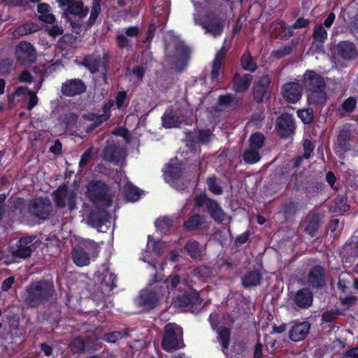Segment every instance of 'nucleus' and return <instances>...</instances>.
<instances>
[{"label": "nucleus", "mask_w": 358, "mask_h": 358, "mask_svg": "<svg viewBox=\"0 0 358 358\" xmlns=\"http://www.w3.org/2000/svg\"><path fill=\"white\" fill-rule=\"evenodd\" d=\"M191 1L195 9L194 14L195 24L201 25L205 29L206 34H210L213 37L220 36L223 31L222 22L214 13L207 11L208 1Z\"/></svg>", "instance_id": "obj_1"}, {"label": "nucleus", "mask_w": 358, "mask_h": 358, "mask_svg": "<svg viewBox=\"0 0 358 358\" xmlns=\"http://www.w3.org/2000/svg\"><path fill=\"white\" fill-rule=\"evenodd\" d=\"M303 85L307 90V100L310 106L317 107L324 105L327 101L323 78L313 71H306L303 75Z\"/></svg>", "instance_id": "obj_2"}, {"label": "nucleus", "mask_w": 358, "mask_h": 358, "mask_svg": "<svg viewBox=\"0 0 358 358\" xmlns=\"http://www.w3.org/2000/svg\"><path fill=\"white\" fill-rule=\"evenodd\" d=\"M54 293L55 289L52 282H34L26 289L24 299L29 306L34 307L49 300L53 296Z\"/></svg>", "instance_id": "obj_3"}, {"label": "nucleus", "mask_w": 358, "mask_h": 358, "mask_svg": "<svg viewBox=\"0 0 358 358\" xmlns=\"http://www.w3.org/2000/svg\"><path fill=\"white\" fill-rule=\"evenodd\" d=\"M182 330L176 324H168L165 327V333L162 345L166 351L182 346Z\"/></svg>", "instance_id": "obj_4"}, {"label": "nucleus", "mask_w": 358, "mask_h": 358, "mask_svg": "<svg viewBox=\"0 0 358 358\" xmlns=\"http://www.w3.org/2000/svg\"><path fill=\"white\" fill-rule=\"evenodd\" d=\"M87 189V195L93 202L103 206H109L111 204L110 198L107 194V187L103 182L92 181Z\"/></svg>", "instance_id": "obj_5"}, {"label": "nucleus", "mask_w": 358, "mask_h": 358, "mask_svg": "<svg viewBox=\"0 0 358 358\" xmlns=\"http://www.w3.org/2000/svg\"><path fill=\"white\" fill-rule=\"evenodd\" d=\"M76 196L75 190L69 189L66 186L59 187L54 192L57 205L62 208L68 206L70 210H73L76 206Z\"/></svg>", "instance_id": "obj_6"}, {"label": "nucleus", "mask_w": 358, "mask_h": 358, "mask_svg": "<svg viewBox=\"0 0 358 358\" xmlns=\"http://www.w3.org/2000/svg\"><path fill=\"white\" fill-rule=\"evenodd\" d=\"M15 54L17 59L23 64L34 62L36 59L35 48L30 43L26 41H21L17 45Z\"/></svg>", "instance_id": "obj_7"}, {"label": "nucleus", "mask_w": 358, "mask_h": 358, "mask_svg": "<svg viewBox=\"0 0 358 358\" xmlns=\"http://www.w3.org/2000/svg\"><path fill=\"white\" fill-rule=\"evenodd\" d=\"M276 131L282 138H288L294 134L295 126L289 113H282L276 122Z\"/></svg>", "instance_id": "obj_8"}, {"label": "nucleus", "mask_w": 358, "mask_h": 358, "mask_svg": "<svg viewBox=\"0 0 358 358\" xmlns=\"http://www.w3.org/2000/svg\"><path fill=\"white\" fill-rule=\"evenodd\" d=\"M302 92L301 85L296 82L285 83L282 88V94L284 99L292 103L297 102L301 99Z\"/></svg>", "instance_id": "obj_9"}, {"label": "nucleus", "mask_w": 358, "mask_h": 358, "mask_svg": "<svg viewBox=\"0 0 358 358\" xmlns=\"http://www.w3.org/2000/svg\"><path fill=\"white\" fill-rule=\"evenodd\" d=\"M50 202L48 199L32 201L29 206L30 213L41 219H45L50 212Z\"/></svg>", "instance_id": "obj_10"}, {"label": "nucleus", "mask_w": 358, "mask_h": 358, "mask_svg": "<svg viewBox=\"0 0 358 358\" xmlns=\"http://www.w3.org/2000/svg\"><path fill=\"white\" fill-rule=\"evenodd\" d=\"M337 52L345 60H352L358 56V50L355 44L350 41H343L338 43Z\"/></svg>", "instance_id": "obj_11"}, {"label": "nucleus", "mask_w": 358, "mask_h": 358, "mask_svg": "<svg viewBox=\"0 0 358 358\" xmlns=\"http://www.w3.org/2000/svg\"><path fill=\"white\" fill-rule=\"evenodd\" d=\"M85 90V85L80 79L68 80L62 86V92L69 96L80 94L84 92Z\"/></svg>", "instance_id": "obj_12"}, {"label": "nucleus", "mask_w": 358, "mask_h": 358, "mask_svg": "<svg viewBox=\"0 0 358 358\" xmlns=\"http://www.w3.org/2000/svg\"><path fill=\"white\" fill-rule=\"evenodd\" d=\"M165 284L166 282H164L159 287L162 289L160 292H142L141 298L143 303L150 308L154 307L162 296H166L169 293L168 287Z\"/></svg>", "instance_id": "obj_13"}, {"label": "nucleus", "mask_w": 358, "mask_h": 358, "mask_svg": "<svg viewBox=\"0 0 358 358\" xmlns=\"http://www.w3.org/2000/svg\"><path fill=\"white\" fill-rule=\"evenodd\" d=\"M270 79L268 76H262L255 84L253 90L254 98L257 102L263 101L268 96Z\"/></svg>", "instance_id": "obj_14"}, {"label": "nucleus", "mask_w": 358, "mask_h": 358, "mask_svg": "<svg viewBox=\"0 0 358 358\" xmlns=\"http://www.w3.org/2000/svg\"><path fill=\"white\" fill-rule=\"evenodd\" d=\"M226 53L227 49L223 46L215 55L210 73V78L213 81H217L222 75L223 69L222 67V62L224 59Z\"/></svg>", "instance_id": "obj_15"}, {"label": "nucleus", "mask_w": 358, "mask_h": 358, "mask_svg": "<svg viewBox=\"0 0 358 358\" xmlns=\"http://www.w3.org/2000/svg\"><path fill=\"white\" fill-rule=\"evenodd\" d=\"M164 176L168 182L179 189L178 182L181 176V169L180 166L173 162H171L166 166Z\"/></svg>", "instance_id": "obj_16"}, {"label": "nucleus", "mask_w": 358, "mask_h": 358, "mask_svg": "<svg viewBox=\"0 0 358 358\" xmlns=\"http://www.w3.org/2000/svg\"><path fill=\"white\" fill-rule=\"evenodd\" d=\"M310 330V324L303 322L293 326L289 331V338L295 342L303 340L308 335Z\"/></svg>", "instance_id": "obj_17"}, {"label": "nucleus", "mask_w": 358, "mask_h": 358, "mask_svg": "<svg viewBox=\"0 0 358 358\" xmlns=\"http://www.w3.org/2000/svg\"><path fill=\"white\" fill-rule=\"evenodd\" d=\"M252 80L250 74L241 75L237 73L234 78V89L237 92H243L248 90Z\"/></svg>", "instance_id": "obj_18"}, {"label": "nucleus", "mask_w": 358, "mask_h": 358, "mask_svg": "<svg viewBox=\"0 0 358 358\" xmlns=\"http://www.w3.org/2000/svg\"><path fill=\"white\" fill-rule=\"evenodd\" d=\"M123 148L115 145L107 146L103 151V158L110 162H119L124 157Z\"/></svg>", "instance_id": "obj_19"}, {"label": "nucleus", "mask_w": 358, "mask_h": 358, "mask_svg": "<svg viewBox=\"0 0 358 358\" xmlns=\"http://www.w3.org/2000/svg\"><path fill=\"white\" fill-rule=\"evenodd\" d=\"M270 32L275 37L280 38H287L293 35V33H291V28L287 27L281 20H278L271 25Z\"/></svg>", "instance_id": "obj_20"}, {"label": "nucleus", "mask_w": 358, "mask_h": 358, "mask_svg": "<svg viewBox=\"0 0 358 358\" xmlns=\"http://www.w3.org/2000/svg\"><path fill=\"white\" fill-rule=\"evenodd\" d=\"M31 241L29 238H24L19 241L17 248L13 252L15 257L27 258L29 257L32 252Z\"/></svg>", "instance_id": "obj_21"}, {"label": "nucleus", "mask_w": 358, "mask_h": 358, "mask_svg": "<svg viewBox=\"0 0 358 358\" xmlns=\"http://www.w3.org/2000/svg\"><path fill=\"white\" fill-rule=\"evenodd\" d=\"M106 60V57H104L103 61H101V59H98L94 56H88L84 59L83 64L92 73H95L100 69H105Z\"/></svg>", "instance_id": "obj_22"}, {"label": "nucleus", "mask_w": 358, "mask_h": 358, "mask_svg": "<svg viewBox=\"0 0 358 358\" xmlns=\"http://www.w3.org/2000/svg\"><path fill=\"white\" fill-rule=\"evenodd\" d=\"M175 52L173 55V59L177 62L185 63L189 55V48L184 44L182 41L179 40H176L175 45Z\"/></svg>", "instance_id": "obj_23"}, {"label": "nucleus", "mask_w": 358, "mask_h": 358, "mask_svg": "<svg viewBox=\"0 0 358 358\" xmlns=\"http://www.w3.org/2000/svg\"><path fill=\"white\" fill-rule=\"evenodd\" d=\"M324 269L320 266H315L310 272L308 282L313 287H321L324 283Z\"/></svg>", "instance_id": "obj_24"}, {"label": "nucleus", "mask_w": 358, "mask_h": 358, "mask_svg": "<svg viewBox=\"0 0 358 358\" xmlns=\"http://www.w3.org/2000/svg\"><path fill=\"white\" fill-rule=\"evenodd\" d=\"M208 213L216 222H223L228 219L227 215L215 201H208L207 204Z\"/></svg>", "instance_id": "obj_25"}, {"label": "nucleus", "mask_w": 358, "mask_h": 358, "mask_svg": "<svg viewBox=\"0 0 358 358\" xmlns=\"http://www.w3.org/2000/svg\"><path fill=\"white\" fill-rule=\"evenodd\" d=\"M294 301L298 306L308 308L312 303L313 296L308 289H303L296 293Z\"/></svg>", "instance_id": "obj_26"}, {"label": "nucleus", "mask_w": 358, "mask_h": 358, "mask_svg": "<svg viewBox=\"0 0 358 358\" xmlns=\"http://www.w3.org/2000/svg\"><path fill=\"white\" fill-rule=\"evenodd\" d=\"M67 5L68 7L66 12L68 13L76 15L79 18L85 17L89 12L88 8L87 7H84L83 2L80 1L71 2Z\"/></svg>", "instance_id": "obj_27"}, {"label": "nucleus", "mask_w": 358, "mask_h": 358, "mask_svg": "<svg viewBox=\"0 0 358 358\" xmlns=\"http://www.w3.org/2000/svg\"><path fill=\"white\" fill-rule=\"evenodd\" d=\"M116 276L110 272L106 271L102 273L101 277V289L103 292H110L116 286Z\"/></svg>", "instance_id": "obj_28"}, {"label": "nucleus", "mask_w": 358, "mask_h": 358, "mask_svg": "<svg viewBox=\"0 0 358 358\" xmlns=\"http://www.w3.org/2000/svg\"><path fill=\"white\" fill-rule=\"evenodd\" d=\"M262 275L258 271H250L243 276L242 284L245 287L256 286L259 284Z\"/></svg>", "instance_id": "obj_29"}, {"label": "nucleus", "mask_w": 358, "mask_h": 358, "mask_svg": "<svg viewBox=\"0 0 358 358\" xmlns=\"http://www.w3.org/2000/svg\"><path fill=\"white\" fill-rule=\"evenodd\" d=\"M74 263L79 266H84L90 263V257L88 251H85L83 248H76L73 255Z\"/></svg>", "instance_id": "obj_30"}, {"label": "nucleus", "mask_w": 358, "mask_h": 358, "mask_svg": "<svg viewBox=\"0 0 358 358\" xmlns=\"http://www.w3.org/2000/svg\"><path fill=\"white\" fill-rule=\"evenodd\" d=\"M127 99V94L125 92H120L115 98V101L110 100L108 103L105 106L104 111L110 110L121 109L124 105Z\"/></svg>", "instance_id": "obj_31"}, {"label": "nucleus", "mask_w": 358, "mask_h": 358, "mask_svg": "<svg viewBox=\"0 0 358 358\" xmlns=\"http://www.w3.org/2000/svg\"><path fill=\"white\" fill-rule=\"evenodd\" d=\"M180 113H164L162 117V125L166 128H173L181 124Z\"/></svg>", "instance_id": "obj_32"}, {"label": "nucleus", "mask_w": 358, "mask_h": 358, "mask_svg": "<svg viewBox=\"0 0 358 358\" xmlns=\"http://www.w3.org/2000/svg\"><path fill=\"white\" fill-rule=\"evenodd\" d=\"M240 103V100L231 94L220 96L218 104L226 109H234Z\"/></svg>", "instance_id": "obj_33"}, {"label": "nucleus", "mask_w": 358, "mask_h": 358, "mask_svg": "<svg viewBox=\"0 0 358 358\" xmlns=\"http://www.w3.org/2000/svg\"><path fill=\"white\" fill-rule=\"evenodd\" d=\"M38 18L41 21L46 23H53L55 20V16L50 13V6L46 3H41L38 6Z\"/></svg>", "instance_id": "obj_34"}, {"label": "nucleus", "mask_w": 358, "mask_h": 358, "mask_svg": "<svg viewBox=\"0 0 358 358\" xmlns=\"http://www.w3.org/2000/svg\"><path fill=\"white\" fill-rule=\"evenodd\" d=\"M40 29V26L34 22H27L17 27L14 32L15 36H22L37 31Z\"/></svg>", "instance_id": "obj_35"}, {"label": "nucleus", "mask_w": 358, "mask_h": 358, "mask_svg": "<svg viewBox=\"0 0 358 358\" xmlns=\"http://www.w3.org/2000/svg\"><path fill=\"white\" fill-rule=\"evenodd\" d=\"M86 120L91 123L89 124L90 127L93 128L99 127L102 122L106 121L109 118V113H87L85 115Z\"/></svg>", "instance_id": "obj_36"}, {"label": "nucleus", "mask_w": 358, "mask_h": 358, "mask_svg": "<svg viewBox=\"0 0 358 358\" xmlns=\"http://www.w3.org/2000/svg\"><path fill=\"white\" fill-rule=\"evenodd\" d=\"M124 191L127 199L130 201H137L141 196L139 189L129 182H125L124 185Z\"/></svg>", "instance_id": "obj_37"}, {"label": "nucleus", "mask_w": 358, "mask_h": 358, "mask_svg": "<svg viewBox=\"0 0 358 358\" xmlns=\"http://www.w3.org/2000/svg\"><path fill=\"white\" fill-rule=\"evenodd\" d=\"M26 92H28V94H29V100L27 106V109L29 110H31L38 103V97L35 93L29 92L26 87H18L14 93V96H20L21 94H24Z\"/></svg>", "instance_id": "obj_38"}, {"label": "nucleus", "mask_w": 358, "mask_h": 358, "mask_svg": "<svg viewBox=\"0 0 358 358\" xmlns=\"http://www.w3.org/2000/svg\"><path fill=\"white\" fill-rule=\"evenodd\" d=\"M217 333L218 340L222 346V351L225 355H227V350L229 347L230 337L229 331L227 328H222L217 331Z\"/></svg>", "instance_id": "obj_39"}, {"label": "nucleus", "mask_w": 358, "mask_h": 358, "mask_svg": "<svg viewBox=\"0 0 358 358\" xmlns=\"http://www.w3.org/2000/svg\"><path fill=\"white\" fill-rule=\"evenodd\" d=\"M243 157L244 161L248 164L257 163L260 159L258 150L250 146L244 152Z\"/></svg>", "instance_id": "obj_40"}, {"label": "nucleus", "mask_w": 358, "mask_h": 358, "mask_svg": "<svg viewBox=\"0 0 358 358\" xmlns=\"http://www.w3.org/2000/svg\"><path fill=\"white\" fill-rule=\"evenodd\" d=\"M204 223V217L199 215H194L192 216L184 225L188 230H195L198 229L199 226Z\"/></svg>", "instance_id": "obj_41"}, {"label": "nucleus", "mask_w": 358, "mask_h": 358, "mask_svg": "<svg viewBox=\"0 0 358 358\" xmlns=\"http://www.w3.org/2000/svg\"><path fill=\"white\" fill-rule=\"evenodd\" d=\"M327 32L323 25L322 24H318L315 27L314 32H313V38L314 39L323 43L324 41L327 39Z\"/></svg>", "instance_id": "obj_42"}, {"label": "nucleus", "mask_w": 358, "mask_h": 358, "mask_svg": "<svg viewBox=\"0 0 358 358\" xmlns=\"http://www.w3.org/2000/svg\"><path fill=\"white\" fill-rule=\"evenodd\" d=\"M241 65L243 69L251 72L255 71L257 69L256 64L254 62L252 57L248 53H245L242 56Z\"/></svg>", "instance_id": "obj_43"}, {"label": "nucleus", "mask_w": 358, "mask_h": 358, "mask_svg": "<svg viewBox=\"0 0 358 358\" xmlns=\"http://www.w3.org/2000/svg\"><path fill=\"white\" fill-rule=\"evenodd\" d=\"M106 222V218L105 217H101L99 214L96 213H91L87 220L89 224L98 229L101 227Z\"/></svg>", "instance_id": "obj_44"}, {"label": "nucleus", "mask_w": 358, "mask_h": 358, "mask_svg": "<svg viewBox=\"0 0 358 358\" xmlns=\"http://www.w3.org/2000/svg\"><path fill=\"white\" fill-rule=\"evenodd\" d=\"M101 0H93L92 7L90 13V16L88 21V24L92 25L96 21L101 11Z\"/></svg>", "instance_id": "obj_45"}, {"label": "nucleus", "mask_w": 358, "mask_h": 358, "mask_svg": "<svg viewBox=\"0 0 358 358\" xmlns=\"http://www.w3.org/2000/svg\"><path fill=\"white\" fill-rule=\"evenodd\" d=\"M303 224L305 226L306 231L310 236H313L318 228V221L316 217H311L304 220Z\"/></svg>", "instance_id": "obj_46"}, {"label": "nucleus", "mask_w": 358, "mask_h": 358, "mask_svg": "<svg viewBox=\"0 0 358 358\" xmlns=\"http://www.w3.org/2000/svg\"><path fill=\"white\" fill-rule=\"evenodd\" d=\"M57 101V109L59 110H70L76 109V103L71 100L60 96Z\"/></svg>", "instance_id": "obj_47"}, {"label": "nucleus", "mask_w": 358, "mask_h": 358, "mask_svg": "<svg viewBox=\"0 0 358 358\" xmlns=\"http://www.w3.org/2000/svg\"><path fill=\"white\" fill-rule=\"evenodd\" d=\"M264 136L261 133L253 134L250 138V146L259 150L264 144Z\"/></svg>", "instance_id": "obj_48"}, {"label": "nucleus", "mask_w": 358, "mask_h": 358, "mask_svg": "<svg viewBox=\"0 0 358 358\" xmlns=\"http://www.w3.org/2000/svg\"><path fill=\"white\" fill-rule=\"evenodd\" d=\"M185 249L192 257H196L201 255V249L196 241H191L188 242L186 244Z\"/></svg>", "instance_id": "obj_49"}, {"label": "nucleus", "mask_w": 358, "mask_h": 358, "mask_svg": "<svg viewBox=\"0 0 358 358\" xmlns=\"http://www.w3.org/2000/svg\"><path fill=\"white\" fill-rule=\"evenodd\" d=\"M129 79L134 83L138 82L144 76V70L141 66L135 67L131 72L127 73Z\"/></svg>", "instance_id": "obj_50"}, {"label": "nucleus", "mask_w": 358, "mask_h": 358, "mask_svg": "<svg viewBox=\"0 0 358 358\" xmlns=\"http://www.w3.org/2000/svg\"><path fill=\"white\" fill-rule=\"evenodd\" d=\"M117 41L118 46L121 48H129L131 44L130 38L122 31L117 34Z\"/></svg>", "instance_id": "obj_51"}, {"label": "nucleus", "mask_w": 358, "mask_h": 358, "mask_svg": "<svg viewBox=\"0 0 358 358\" xmlns=\"http://www.w3.org/2000/svg\"><path fill=\"white\" fill-rule=\"evenodd\" d=\"M207 185L210 192L215 194H220L222 192L221 187L216 182L215 178H209L207 180Z\"/></svg>", "instance_id": "obj_52"}, {"label": "nucleus", "mask_w": 358, "mask_h": 358, "mask_svg": "<svg viewBox=\"0 0 358 358\" xmlns=\"http://www.w3.org/2000/svg\"><path fill=\"white\" fill-rule=\"evenodd\" d=\"M71 348L75 352L83 351L85 349V343L81 338H76L72 341Z\"/></svg>", "instance_id": "obj_53"}, {"label": "nucleus", "mask_w": 358, "mask_h": 358, "mask_svg": "<svg viewBox=\"0 0 358 358\" xmlns=\"http://www.w3.org/2000/svg\"><path fill=\"white\" fill-rule=\"evenodd\" d=\"M46 31L48 34L52 37L59 36L64 33L63 29L58 25H52L50 27H47Z\"/></svg>", "instance_id": "obj_54"}, {"label": "nucleus", "mask_w": 358, "mask_h": 358, "mask_svg": "<svg viewBox=\"0 0 358 358\" xmlns=\"http://www.w3.org/2000/svg\"><path fill=\"white\" fill-rule=\"evenodd\" d=\"M356 106V100L352 97L346 99L342 105L343 110L345 112H352Z\"/></svg>", "instance_id": "obj_55"}, {"label": "nucleus", "mask_w": 358, "mask_h": 358, "mask_svg": "<svg viewBox=\"0 0 358 358\" xmlns=\"http://www.w3.org/2000/svg\"><path fill=\"white\" fill-rule=\"evenodd\" d=\"M152 247V252L155 255H158L159 254L161 248L163 247L164 243L161 241H153L151 237L148 236V246Z\"/></svg>", "instance_id": "obj_56"}, {"label": "nucleus", "mask_w": 358, "mask_h": 358, "mask_svg": "<svg viewBox=\"0 0 358 358\" xmlns=\"http://www.w3.org/2000/svg\"><path fill=\"white\" fill-rule=\"evenodd\" d=\"M124 334L120 331L112 332L106 334L104 340L108 343H115L118 339L123 338Z\"/></svg>", "instance_id": "obj_57"}, {"label": "nucleus", "mask_w": 358, "mask_h": 358, "mask_svg": "<svg viewBox=\"0 0 358 358\" xmlns=\"http://www.w3.org/2000/svg\"><path fill=\"white\" fill-rule=\"evenodd\" d=\"M211 137V134L208 130L199 131L197 134V141L201 143H208Z\"/></svg>", "instance_id": "obj_58"}, {"label": "nucleus", "mask_w": 358, "mask_h": 358, "mask_svg": "<svg viewBox=\"0 0 358 358\" xmlns=\"http://www.w3.org/2000/svg\"><path fill=\"white\" fill-rule=\"evenodd\" d=\"M171 224V220L168 217L159 218L155 222L157 228L160 229L161 230H163L165 227H169Z\"/></svg>", "instance_id": "obj_59"}, {"label": "nucleus", "mask_w": 358, "mask_h": 358, "mask_svg": "<svg viewBox=\"0 0 358 358\" xmlns=\"http://www.w3.org/2000/svg\"><path fill=\"white\" fill-rule=\"evenodd\" d=\"M122 32L129 38H131L138 35L139 29L137 27H129L123 30Z\"/></svg>", "instance_id": "obj_60"}, {"label": "nucleus", "mask_w": 358, "mask_h": 358, "mask_svg": "<svg viewBox=\"0 0 358 358\" xmlns=\"http://www.w3.org/2000/svg\"><path fill=\"white\" fill-rule=\"evenodd\" d=\"M308 23H309V21L306 19H304V18L298 19L292 27H289L291 28V33H292V31L294 29L304 28V27H307Z\"/></svg>", "instance_id": "obj_61"}, {"label": "nucleus", "mask_w": 358, "mask_h": 358, "mask_svg": "<svg viewBox=\"0 0 358 358\" xmlns=\"http://www.w3.org/2000/svg\"><path fill=\"white\" fill-rule=\"evenodd\" d=\"M304 147V157L308 158L313 150V145L309 140H305L303 142Z\"/></svg>", "instance_id": "obj_62"}, {"label": "nucleus", "mask_w": 358, "mask_h": 358, "mask_svg": "<svg viewBox=\"0 0 358 358\" xmlns=\"http://www.w3.org/2000/svg\"><path fill=\"white\" fill-rule=\"evenodd\" d=\"M113 134L117 136H122L127 143L129 141L128 131L124 128H117L113 131Z\"/></svg>", "instance_id": "obj_63"}, {"label": "nucleus", "mask_w": 358, "mask_h": 358, "mask_svg": "<svg viewBox=\"0 0 358 358\" xmlns=\"http://www.w3.org/2000/svg\"><path fill=\"white\" fill-rule=\"evenodd\" d=\"M340 300L342 304L346 306L347 307H349L355 302L356 298L353 296H348L344 297L340 296Z\"/></svg>", "instance_id": "obj_64"}]
</instances>
